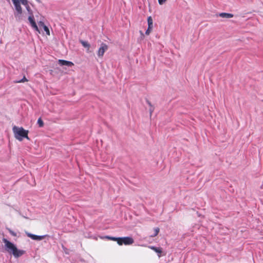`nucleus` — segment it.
<instances>
[{"label": "nucleus", "instance_id": "obj_1", "mask_svg": "<svg viewBox=\"0 0 263 263\" xmlns=\"http://www.w3.org/2000/svg\"><path fill=\"white\" fill-rule=\"evenodd\" d=\"M3 241L5 244L6 251L9 253H12L15 257H20L25 253L24 251L18 250L13 243L6 238H3Z\"/></svg>", "mask_w": 263, "mask_h": 263}, {"label": "nucleus", "instance_id": "obj_2", "mask_svg": "<svg viewBox=\"0 0 263 263\" xmlns=\"http://www.w3.org/2000/svg\"><path fill=\"white\" fill-rule=\"evenodd\" d=\"M12 131L14 133V137L20 141H22L24 138L29 140V138L28 136V130H25L22 127H19L14 126L12 128Z\"/></svg>", "mask_w": 263, "mask_h": 263}, {"label": "nucleus", "instance_id": "obj_3", "mask_svg": "<svg viewBox=\"0 0 263 263\" xmlns=\"http://www.w3.org/2000/svg\"><path fill=\"white\" fill-rule=\"evenodd\" d=\"M15 10H16L18 14H22V9L20 3H21L23 5L28 7L27 0H12Z\"/></svg>", "mask_w": 263, "mask_h": 263}, {"label": "nucleus", "instance_id": "obj_4", "mask_svg": "<svg viewBox=\"0 0 263 263\" xmlns=\"http://www.w3.org/2000/svg\"><path fill=\"white\" fill-rule=\"evenodd\" d=\"M134 239L130 237H119L118 240V244L119 245H130L134 243Z\"/></svg>", "mask_w": 263, "mask_h": 263}, {"label": "nucleus", "instance_id": "obj_5", "mask_svg": "<svg viewBox=\"0 0 263 263\" xmlns=\"http://www.w3.org/2000/svg\"><path fill=\"white\" fill-rule=\"evenodd\" d=\"M108 48V46L104 43H102L100 47L99 48L98 51V56L99 57H102L104 54V52L107 50Z\"/></svg>", "mask_w": 263, "mask_h": 263}, {"label": "nucleus", "instance_id": "obj_6", "mask_svg": "<svg viewBox=\"0 0 263 263\" xmlns=\"http://www.w3.org/2000/svg\"><path fill=\"white\" fill-rule=\"evenodd\" d=\"M26 235L28 237L31 238L33 240H41L45 237V235H36L28 232H26Z\"/></svg>", "mask_w": 263, "mask_h": 263}, {"label": "nucleus", "instance_id": "obj_7", "mask_svg": "<svg viewBox=\"0 0 263 263\" xmlns=\"http://www.w3.org/2000/svg\"><path fill=\"white\" fill-rule=\"evenodd\" d=\"M58 63L61 66H66L67 67H71L74 65L72 62L64 60H59Z\"/></svg>", "mask_w": 263, "mask_h": 263}, {"label": "nucleus", "instance_id": "obj_8", "mask_svg": "<svg viewBox=\"0 0 263 263\" xmlns=\"http://www.w3.org/2000/svg\"><path fill=\"white\" fill-rule=\"evenodd\" d=\"M148 248L154 251L155 252H156L158 254L159 257H160L161 256V253L162 252V250L161 248L151 246H148Z\"/></svg>", "mask_w": 263, "mask_h": 263}, {"label": "nucleus", "instance_id": "obj_9", "mask_svg": "<svg viewBox=\"0 0 263 263\" xmlns=\"http://www.w3.org/2000/svg\"><path fill=\"white\" fill-rule=\"evenodd\" d=\"M28 20L31 24V26L35 30L39 31L38 27L35 22L34 17L33 16H29L28 17Z\"/></svg>", "mask_w": 263, "mask_h": 263}, {"label": "nucleus", "instance_id": "obj_10", "mask_svg": "<svg viewBox=\"0 0 263 263\" xmlns=\"http://www.w3.org/2000/svg\"><path fill=\"white\" fill-rule=\"evenodd\" d=\"M39 25L40 27H43V28L44 29V30L46 32V34L47 35L50 34V31H49V29L48 27L47 26H46L43 22H40L39 23Z\"/></svg>", "mask_w": 263, "mask_h": 263}, {"label": "nucleus", "instance_id": "obj_11", "mask_svg": "<svg viewBox=\"0 0 263 263\" xmlns=\"http://www.w3.org/2000/svg\"><path fill=\"white\" fill-rule=\"evenodd\" d=\"M219 16L221 17H223V18H229L233 17V14H232L231 13L223 12V13H219Z\"/></svg>", "mask_w": 263, "mask_h": 263}, {"label": "nucleus", "instance_id": "obj_12", "mask_svg": "<svg viewBox=\"0 0 263 263\" xmlns=\"http://www.w3.org/2000/svg\"><path fill=\"white\" fill-rule=\"evenodd\" d=\"M80 42L82 44L84 47L87 48V51L88 52L90 47V44L87 42L83 40H80Z\"/></svg>", "mask_w": 263, "mask_h": 263}, {"label": "nucleus", "instance_id": "obj_13", "mask_svg": "<svg viewBox=\"0 0 263 263\" xmlns=\"http://www.w3.org/2000/svg\"><path fill=\"white\" fill-rule=\"evenodd\" d=\"M148 26L149 28H153V19L151 16H149L147 18Z\"/></svg>", "mask_w": 263, "mask_h": 263}, {"label": "nucleus", "instance_id": "obj_14", "mask_svg": "<svg viewBox=\"0 0 263 263\" xmlns=\"http://www.w3.org/2000/svg\"><path fill=\"white\" fill-rule=\"evenodd\" d=\"M28 81V80L26 78V77L25 76H24V77L23 78V79L20 80H17V81H15V83H24L25 82H27Z\"/></svg>", "mask_w": 263, "mask_h": 263}, {"label": "nucleus", "instance_id": "obj_15", "mask_svg": "<svg viewBox=\"0 0 263 263\" xmlns=\"http://www.w3.org/2000/svg\"><path fill=\"white\" fill-rule=\"evenodd\" d=\"M37 124H39V127H41L44 125V122L42 121V119L40 118L37 120Z\"/></svg>", "mask_w": 263, "mask_h": 263}, {"label": "nucleus", "instance_id": "obj_16", "mask_svg": "<svg viewBox=\"0 0 263 263\" xmlns=\"http://www.w3.org/2000/svg\"><path fill=\"white\" fill-rule=\"evenodd\" d=\"M159 232V229L158 228L155 229V233L153 235H152L151 236L155 237V236H157L158 235Z\"/></svg>", "mask_w": 263, "mask_h": 263}, {"label": "nucleus", "instance_id": "obj_17", "mask_svg": "<svg viewBox=\"0 0 263 263\" xmlns=\"http://www.w3.org/2000/svg\"><path fill=\"white\" fill-rule=\"evenodd\" d=\"M109 240L117 241L118 242V240H119V237L110 236V238H109Z\"/></svg>", "mask_w": 263, "mask_h": 263}, {"label": "nucleus", "instance_id": "obj_18", "mask_svg": "<svg viewBox=\"0 0 263 263\" xmlns=\"http://www.w3.org/2000/svg\"><path fill=\"white\" fill-rule=\"evenodd\" d=\"M152 30V28H149V26H148V28L145 31V34L146 35H148L150 33Z\"/></svg>", "mask_w": 263, "mask_h": 263}, {"label": "nucleus", "instance_id": "obj_19", "mask_svg": "<svg viewBox=\"0 0 263 263\" xmlns=\"http://www.w3.org/2000/svg\"><path fill=\"white\" fill-rule=\"evenodd\" d=\"M167 0H158V3L160 5H162L164 4Z\"/></svg>", "mask_w": 263, "mask_h": 263}, {"label": "nucleus", "instance_id": "obj_20", "mask_svg": "<svg viewBox=\"0 0 263 263\" xmlns=\"http://www.w3.org/2000/svg\"><path fill=\"white\" fill-rule=\"evenodd\" d=\"M9 231L10 233L12 235H13V236H15L16 235V234L15 232H14L13 231H12V230H9Z\"/></svg>", "mask_w": 263, "mask_h": 263}, {"label": "nucleus", "instance_id": "obj_21", "mask_svg": "<svg viewBox=\"0 0 263 263\" xmlns=\"http://www.w3.org/2000/svg\"><path fill=\"white\" fill-rule=\"evenodd\" d=\"M153 109H152V108H151L149 109V111H150V114H152V112L153 111Z\"/></svg>", "mask_w": 263, "mask_h": 263}, {"label": "nucleus", "instance_id": "obj_22", "mask_svg": "<svg viewBox=\"0 0 263 263\" xmlns=\"http://www.w3.org/2000/svg\"><path fill=\"white\" fill-rule=\"evenodd\" d=\"M104 237H105V238H106V239H108V240H109V238H110V236H105Z\"/></svg>", "mask_w": 263, "mask_h": 263}, {"label": "nucleus", "instance_id": "obj_23", "mask_svg": "<svg viewBox=\"0 0 263 263\" xmlns=\"http://www.w3.org/2000/svg\"><path fill=\"white\" fill-rule=\"evenodd\" d=\"M36 1H37L38 3H41L40 0H36Z\"/></svg>", "mask_w": 263, "mask_h": 263}, {"label": "nucleus", "instance_id": "obj_24", "mask_svg": "<svg viewBox=\"0 0 263 263\" xmlns=\"http://www.w3.org/2000/svg\"><path fill=\"white\" fill-rule=\"evenodd\" d=\"M147 102H148V104L151 106V103L148 101Z\"/></svg>", "mask_w": 263, "mask_h": 263}]
</instances>
